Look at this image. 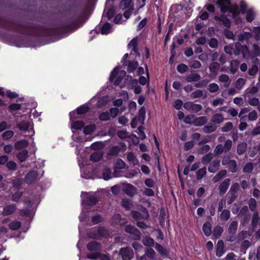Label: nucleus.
Wrapping results in <instances>:
<instances>
[{"label": "nucleus", "mask_w": 260, "mask_h": 260, "mask_svg": "<svg viewBox=\"0 0 260 260\" xmlns=\"http://www.w3.org/2000/svg\"><path fill=\"white\" fill-rule=\"evenodd\" d=\"M238 229V222L236 220L232 221L228 229V240L234 242L236 240V234Z\"/></svg>", "instance_id": "7ed1b4c3"}, {"label": "nucleus", "mask_w": 260, "mask_h": 260, "mask_svg": "<svg viewBox=\"0 0 260 260\" xmlns=\"http://www.w3.org/2000/svg\"><path fill=\"white\" fill-rule=\"evenodd\" d=\"M177 70L179 73L183 74L188 70V67L184 63H180L177 67Z\"/></svg>", "instance_id": "6e6d98bb"}, {"label": "nucleus", "mask_w": 260, "mask_h": 260, "mask_svg": "<svg viewBox=\"0 0 260 260\" xmlns=\"http://www.w3.org/2000/svg\"><path fill=\"white\" fill-rule=\"evenodd\" d=\"M220 67V65L218 62L214 61L209 66V71L211 74L216 75L217 71L219 69Z\"/></svg>", "instance_id": "a878e982"}, {"label": "nucleus", "mask_w": 260, "mask_h": 260, "mask_svg": "<svg viewBox=\"0 0 260 260\" xmlns=\"http://www.w3.org/2000/svg\"><path fill=\"white\" fill-rule=\"evenodd\" d=\"M231 179L226 178L219 184L218 186V190L220 196L224 194L227 191L231 184Z\"/></svg>", "instance_id": "1a4fd4ad"}, {"label": "nucleus", "mask_w": 260, "mask_h": 260, "mask_svg": "<svg viewBox=\"0 0 260 260\" xmlns=\"http://www.w3.org/2000/svg\"><path fill=\"white\" fill-rule=\"evenodd\" d=\"M119 255L122 260H131L134 256L133 250L129 247H123L120 249Z\"/></svg>", "instance_id": "423d86ee"}, {"label": "nucleus", "mask_w": 260, "mask_h": 260, "mask_svg": "<svg viewBox=\"0 0 260 260\" xmlns=\"http://www.w3.org/2000/svg\"><path fill=\"white\" fill-rule=\"evenodd\" d=\"M146 110L144 107H142L139 110L138 120L141 124H144L145 119Z\"/></svg>", "instance_id": "473e14b6"}, {"label": "nucleus", "mask_w": 260, "mask_h": 260, "mask_svg": "<svg viewBox=\"0 0 260 260\" xmlns=\"http://www.w3.org/2000/svg\"><path fill=\"white\" fill-rule=\"evenodd\" d=\"M240 62L238 60H233L231 62V72L232 74H235L238 70Z\"/></svg>", "instance_id": "37998d69"}, {"label": "nucleus", "mask_w": 260, "mask_h": 260, "mask_svg": "<svg viewBox=\"0 0 260 260\" xmlns=\"http://www.w3.org/2000/svg\"><path fill=\"white\" fill-rule=\"evenodd\" d=\"M28 145V142L26 140H21L16 141L14 144V147L16 150H20L27 147Z\"/></svg>", "instance_id": "4be33fe9"}, {"label": "nucleus", "mask_w": 260, "mask_h": 260, "mask_svg": "<svg viewBox=\"0 0 260 260\" xmlns=\"http://www.w3.org/2000/svg\"><path fill=\"white\" fill-rule=\"evenodd\" d=\"M246 14V20L248 22H252L255 18V14L252 9H249L247 11Z\"/></svg>", "instance_id": "c03bdc74"}, {"label": "nucleus", "mask_w": 260, "mask_h": 260, "mask_svg": "<svg viewBox=\"0 0 260 260\" xmlns=\"http://www.w3.org/2000/svg\"><path fill=\"white\" fill-rule=\"evenodd\" d=\"M132 7H134L132 0H122L120 2V7L122 9H131Z\"/></svg>", "instance_id": "2f4dec72"}, {"label": "nucleus", "mask_w": 260, "mask_h": 260, "mask_svg": "<svg viewBox=\"0 0 260 260\" xmlns=\"http://www.w3.org/2000/svg\"><path fill=\"white\" fill-rule=\"evenodd\" d=\"M103 156L101 152H95L92 153L90 156V160L93 162H98L101 160Z\"/></svg>", "instance_id": "ea45409f"}, {"label": "nucleus", "mask_w": 260, "mask_h": 260, "mask_svg": "<svg viewBox=\"0 0 260 260\" xmlns=\"http://www.w3.org/2000/svg\"><path fill=\"white\" fill-rule=\"evenodd\" d=\"M253 169V165L251 162H248L243 168V172L245 173H251Z\"/></svg>", "instance_id": "69168bd1"}, {"label": "nucleus", "mask_w": 260, "mask_h": 260, "mask_svg": "<svg viewBox=\"0 0 260 260\" xmlns=\"http://www.w3.org/2000/svg\"><path fill=\"white\" fill-rule=\"evenodd\" d=\"M212 225L210 222L207 221L203 224V231L204 234L208 237L211 235L212 231Z\"/></svg>", "instance_id": "b1692460"}, {"label": "nucleus", "mask_w": 260, "mask_h": 260, "mask_svg": "<svg viewBox=\"0 0 260 260\" xmlns=\"http://www.w3.org/2000/svg\"><path fill=\"white\" fill-rule=\"evenodd\" d=\"M232 141L230 139L226 140L225 141L224 144L223 146V148L224 150L225 153L229 152L231 150L232 147Z\"/></svg>", "instance_id": "338daca9"}, {"label": "nucleus", "mask_w": 260, "mask_h": 260, "mask_svg": "<svg viewBox=\"0 0 260 260\" xmlns=\"http://www.w3.org/2000/svg\"><path fill=\"white\" fill-rule=\"evenodd\" d=\"M101 244L96 241H91L87 244V249L90 251H95L100 250Z\"/></svg>", "instance_id": "dca6fc26"}, {"label": "nucleus", "mask_w": 260, "mask_h": 260, "mask_svg": "<svg viewBox=\"0 0 260 260\" xmlns=\"http://www.w3.org/2000/svg\"><path fill=\"white\" fill-rule=\"evenodd\" d=\"M240 13V11L232 13V18L234 20L235 23L236 24H239L242 23V19L239 16Z\"/></svg>", "instance_id": "e2e57ef3"}, {"label": "nucleus", "mask_w": 260, "mask_h": 260, "mask_svg": "<svg viewBox=\"0 0 260 260\" xmlns=\"http://www.w3.org/2000/svg\"><path fill=\"white\" fill-rule=\"evenodd\" d=\"M89 110V107L88 106H86L85 105H81L79 107H78L76 110V111H74L69 113L70 119H76L77 117L75 116V115L76 114H84L87 113Z\"/></svg>", "instance_id": "6e6552de"}, {"label": "nucleus", "mask_w": 260, "mask_h": 260, "mask_svg": "<svg viewBox=\"0 0 260 260\" xmlns=\"http://www.w3.org/2000/svg\"><path fill=\"white\" fill-rule=\"evenodd\" d=\"M235 49L234 53L235 55H239L240 53L242 54L243 58L248 57L249 56V50L246 45H243L240 42H237L235 44Z\"/></svg>", "instance_id": "f03ea898"}, {"label": "nucleus", "mask_w": 260, "mask_h": 260, "mask_svg": "<svg viewBox=\"0 0 260 260\" xmlns=\"http://www.w3.org/2000/svg\"><path fill=\"white\" fill-rule=\"evenodd\" d=\"M119 67L118 66L115 67L113 70L111 72L109 80L110 82H113L114 79L117 77L118 72H119Z\"/></svg>", "instance_id": "13d9d810"}, {"label": "nucleus", "mask_w": 260, "mask_h": 260, "mask_svg": "<svg viewBox=\"0 0 260 260\" xmlns=\"http://www.w3.org/2000/svg\"><path fill=\"white\" fill-rule=\"evenodd\" d=\"M213 19L218 24H222L224 26L228 28H230L231 27L230 19L224 14H221L220 16L216 15L214 17Z\"/></svg>", "instance_id": "39448f33"}, {"label": "nucleus", "mask_w": 260, "mask_h": 260, "mask_svg": "<svg viewBox=\"0 0 260 260\" xmlns=\"http://www.w3.org/2000/svg\"><path fill=\"white\" fill-rule=\"evenodd\" d=\"M224 242L222 240H219L216 246V255L218 257H220L224 253Z\"/></svg>", "instance_id": "f3484780"}, {"label": "nucleus", "mask_w": 260, "mask_h": 260, "mask_svg": "<svg viewBox=\"0 0 260 260\" xmlns=\"http://www.w3.org/2000/svg\"><path fill=\"white\" fill-rule=\"evenodd\" d=\"M233 128V124L231 122H226L224 126L221 127V131L222 132H228Z\"/></svg>", "instance_id": "4d7b16f0"}, {"label": "nucleus", "mask_w": 260, "mask_h": 260, "mask_svg": "<svg viewBox=\"0 0 260 260\" xmlns=\"http://www.w3.org/2000/svg\"><path fill=\"white\" fill-rule=\"evenodd\" d=\"M187 82H197L201 80V76L197 73H192L186 76L185 78Z\"/></svg>", "instance_id": "aec40b11"}, {"label": "nucleus", "mask_w": 260, "mask_h": 260, "mask_svg": "<svg viewBox=\"0 0 260 260\" xmlns=\"http://www.w3.org/2000/svg\"><path fill=\"white\" fill-rule=\"evenodd\" d=\"M13 135L14 132L11 130H9L4 132L2 135V137L4 140H7L11 138Z\"/></svg>", "instance_id": "774afa93"}, {"label": "nucleus", "mask_w": 260, "mask_h": 260, "mask_svg": "<svg viewBox=\"0 0 260 260\" xmlns=\"http://www.w3.org/2000/svg\"><path fill=\"white\" fill-rule=\"evenodd\" d=\"M21 223L19 221L15 220L9 224V228L11 230H17L20 228Z\"/></svg>", "instance_id": "a18cd8bd"}, {"label": "nucleus", "mask_w": 260, "mask_h": 260, "mask_svg": "<svg viewBox=\"0 0 260 260\" xmlns=\"http://www.w3.org/2000/svg\"><path fill=\"white\" fill-rule=\"evenodd\" d=\"M207 122V118L206 116H201L197 117L192 121L194 125L200 126L204 125Z\"/></svg>", "instance_id": "a211bd4d"}, {"label": "nucleus", "mask_w": 260, "mask_h": 260, "mask_svg": "<svg viewBox=\"0 0 260 260\" xmlns=\"http://www.w3.org/2000/svg\"><path fill=\"white\" fill-rule=\"evenodd\" d=\"M229 164L227 166L229 171L232 173H236L238 171L237 164L234 159H231Z\"/></svg>", "instance_id": "72a5a7b5"}, {"label": "nucleus", "mask_w": 260, "mask_h": 260, "mask_svg": "<svg viewBox=\"0 0 260 260\" xmlns=\"http://www.w3.org/2000/svg\"><path fill=\"white\" fill-rule=\"evenodd\" d=\"M97 231L100 239L102 237L107 238L109 235L108 231L104 226H99Z\"/></svg>", "instance_id": "393cba45"}, {"label": "nucleus", "mask_w": 260, "mask_h": 260, "mask_svg": "<svg viewBox=\"0 0 260 260\" xmlns=\"http://www.w3.org/2000/svg\"><path fill=\"white\" fill-rule=\"evenodd\" d=\"M123 191L127 196L133 197L136 192V188L132 184L126 183L123 186Z\"/></svg>", "instance_id": "4468645a"}, {"label": "nucleus", "mask_w": 260, "mask_h": 260, "mask_svg": "<svg viewBox=\"0 0 260 260\" xmlns=\"http://www.w3.org/2000/svg\"><path fill=\"white\" fill-rule=\"evenodd\" d=\"M143 243L146 246H152L154 244V240L149 236H146L143 240Z\"/></svg>", "instance_id": "603ef678"}, {"label": "nucleus", "mask_w": 260, "mask_h": 260, "mask_svg": "<svg viewBox=\"0 0 260 260\" xmlns=\"http://www.w3.org/2000/svg\"><path fill=\"white\" fill-rule=\"evenodd\" d=\"M227 174L226 170H221L214 176L212 180L214 183H217L221 180Z\"/></svg>", "instance_id": "412c9836"}, {"label": "nucleus", "mask_w": 260, "mask_h": 260, "mask_svg": "<svg viewBox=\"0 0 260 260\" xmlns=\"http://www.w3.org/2000/svg\"><path fill=\"white\" fill-rule=\"evenodd\" d=\"M217 129V126L213 125V123H209L204 126L203 132L207 134L214 132Z\"/></svg>", "instance_id": "4c0bfd02"}, {"label": "nucleus", "mask_w": 260, "mask_h": 260, "mask_svg": "<svg viewBox=\"0 0 260 260\" xmlns=\"http://www.w3.org/2000/svg\"><path fill=\"white\" fill-rule=\"evenodd\" d=\"M95 125L94 124H89L84 126L83 133L85 135H91L95 130Z\"/></svg>", "instance_id": "a19ab883"}, {"label": "nucleus", "mask_w": 260, "mask_h": 260, "mask_svg": "<svg viewBox=\"0 0 260 260\" xmlns=\"http://www.w3.org/2000/svg\"><path fill=\"white\" fill-rule=\"evenodd\" d=\"M224 120V117L222 114L217 113L213 115L211 117V121L213 124H220Z\"/></svg>", "instance_id": "6ab92c4d"}, {"label": "nucleus", "mask_w": 260, "mask_h": 260, "mask_svg": "<svg viewBox=\"0 0 260 260\" xmlns=\"http://www.w3.org/2000/svg\"><path fill=\"white\" fill-rule=\"evenodd\" d=\"M104 218L99 214H96L91 217V221L93 224H98L100 223L104 222Z\"/></svg>", "instance_id": "c9c22d12"}, {"label": "nucleus", "mask_w": 260, "mask_h": 260, "mask_svg": "<svg viewBox=\"0 0 260 260\" xmlns=\"http://www.w3.org/2000/svg\"><path fill=\"white\" fill-rule=\"evenodd\" d=\"M23 192L22 191H17L12 195V201L18 202L22 197Z\"/></svg>", "instance_id": "680f3d73"}, {"label": "nucleus", "mask_w": 260, "mask_h": 260, "mask_svg": "<svg viewBox=\"0 0 260 260\" xmlns=\"http://www.w3.org/2000/svg\"><path fill=\"white\" fill-rule=\"evenodd\" d=\"M207 171H206V168L203 167L201 169H200L198 170V171L197 172V179L198 180H200L203 178V177L206 174Z\"/></svg>", "instance_id": "3c124183"}, {"label": "nucleus", "mask_w": 260, "mask_h": 260, "mask_svg": "<svg viewBox=\"0 0 260 260\" xmlns=\"http://www.w3.org/2000/svg\"><path fill=\"white\" fill-rule=\"evenodd\" d=\"M85 123L82 120H77L72 122L71 127L75 130H81L84 127Z\"/></svg>", "instance_id": "cd10ccee"}, {"label": "nucleus", "mask_w": 260, "mask_h": 260, "mask_svg": "<svg viewBox=\"0 0 260 260\" xmlns=\"http://www.w3.org/2000/svg\"><path fill=\"white\" fill-rule=\"evenodd\" d=\"M213 154L211 152H209L205 154L202 157V163L204 165H207L212 160V159L213 158Z\"/></svg>", "instance_id": "c756f323"}, {"label": "nucleus", "mask_w": 260, "mask_h": 260, "mask_svg": "<svg viewBox=\"0 0 260 260\" xmlns=\"http://www.w3.org/2000/svg\"><path fill=\"white\" fill-rule=\"evenodd\" d=\"M17 207L15 204H11L4 207L2 214L3 216H9L13 214L16 210Z\"/></svg>", "instance_id": "ddd939ff"}, {"label": "nucleus", "mask_w": 260, "mask_h": 260, "mask_svg": "<svg viewBox=\"0 0 260 260\" xmlns=\"http://www.w3.org/2000/svg\"><path fill=\"white\" fill-rule=\"evenodd\" d=\"M155 248L162 255H167L168 254V252L167 250L160 244L156 243Z\"/></svg>", "instance_id": "8fccbe9b"}, {"label": "nucleus", "mask_w": 260, "mask_h": 260, "mask_svg": "<svg viewBox=\"0 0 260 260\" xmlns=\"http://www.w3.org/2000/svg\"><path fill=\"white\" fill-rule=\"evenodd\" d=\"M111 24L107 22L101 27H99V29L102 35H107L111 32Z\"/></svg>", "instance_id": "5701e85b"}, {"label": "nucleus", "mask_w": 260, "mask_h": 260, "mask_svg": "<svg viewBox=\"0 0 260 260\" xmlns=\"http://www.w3.org/2000/svg\"><path fill=\"white\" fill-rule=\"evenodd\" d=\"M231 213L228 209L223 210L220 215V219L221 221L226 222L230 218Z\"/></svg>", "instance_id": "bb28decb"}, {"label": "nucleus", "mask_w": 260, "mask_h": 260, "mask_svg": "<svg viewBox=\"0 0 260 260\" xmlns=\"http://www.w3.org/2000/svg\"><path fill=\"white\" fill-rule=\"evenodd\" d=\"M16 156L21 162H24L28 157V151L27 150H24L19 152Z\"/></svg>", "instance_id": "f704fd0d"}, {"label": "nucleus", "mask_w": 260, "mask_h": 260, "mask_svg": "<svg viewBox=\"0 0 260 260\" xmlns=\"http://www.w3.org/2000/svg\"><path fill=\"white\" fill-rule=\"evenodd\" d=\"M116 8L114 6H111L108 10L106 13V17L108 20L112 19L115 14Z\"/></svg>", "instance_id": "09e8293b"}, {"label": "nucleus", "mask_w": 260, "mask_h": 260, "mask_svg": "<svg viewBox=\"0 0 260 260\" xmlns=\"http://www.w3.org/2000/svg\"><path fill=\"white\" fill-rule=\"evenodd\" d=\"M99 201V198L94 195L89 196L86 193L82 203L85 206H92L95 205Z\"/></svg>", "instance_id": "0eeeda50"}, {"label": "nucleus", "mask_w": 260, "mask_h": 260, "mask_svg": "<svg viewBox=\"0 0 260 260\" xmlns=\"http://www.w3.org/2000/svg\"><path fill=\"white\" fill-rule=\"evenodd\" d=\"M143 212L144 213L143 216L142 215V213H140V212L137 211H133L132 212V217L136 220L141 219L148 218L149 217V215L148 211L146 208H144V209L143 210Z\"/></svg>", "instance_id": "f8f14e48"}, {"label": "nucleus", "mask_w": 260, "mask_h": 260, "mask_svg": "<svg viewBox=\"0 0 260 260\" xmlns=\"http://www.w3.org/2000/svg\"><path fill=\"white\" fill-rule=\"evenodd\" d=\"M223 33L226 39L233 40H235V36L233 32L229 29V28L226 27V28L224 29Z\"/></svg>", "instance_id": "49530a36"}, {"label": "nucleus", "mask_w": 260, "mask_h": 260, "mask_svg": "<svg viewBox=\"0 0 260 260\" xmlns=\"http://www.w3.org/2000/svg\"><path fill=\"white\" fill-rule=\"evenodd\" d=\"M227 203L228 204L231 205L238 198V193L230 192L229 191L228 193Z\"/></svg>", "instance_id": "79ce46f5"}, {"label": "nucleus", "mask_w": 260, "mask_h": 260, "mask_svg": "<svg viewBox=\"0 0 260 260\" xmlns=\"http://www.w3.org/2000/svg\"><path fill=\"white\" fill-rule=\"evenodd\" d=\"M138 66L139 63L138 61L133 60L129 61L127 66V71L129 73H133L138 68Z\"/></svg>", "instance_id": "c85d7f7f"}, {"label": "nucleus", "mask_w": 260, "mask_h": 260, "mask_svg": "<svg viewBox=\"0 0 260 260\" xmlns=\"http://www.w3.org/2000/svg\"><path fill=\"white\" fill-rule=\"evenodd\" d=\"M220 166V160L219 159L214 160L209 165L208 170L210 173H215L217 172Z\"/></svg>", "instance_id": "2eb2a0df"}, {"label": "nucleus", "mask_w": 260, "mask_h": 260, "mask_svg": "<svg viewBox=\"0 0 260 260\" xmlns=\"http://www.w3.org/2000/svg\"><path fill=\"white\" fill-rule=\"evenodd\" d=\"M61 24V26L46 28L43 25L26 21H12L0 17V27L8 31L35 37H60L72 31L75 22L66 20Z\"/></svg>", "instance_id": "f257e3e1"}, {"label": "nucleus", "mask_w": 260, "mask_h": 260, "mask_svg": "<svg viewBox=\"0 0 260 260\" xmlns=\"http://www.w3.org/2000/svg\"><path fill=\"white\" fill-rule=\"evenodd\" d=\"M259 220L258 214L257 212L253 213L251 221V225L253 228H255L257 226Z\"/></svg>", "instance_id": "5fc2aeb1"}, {"label": "nucleus", "mask_w": 260, "mask_h": 260, "mask_svg": "<svg viewBox=\"0 0 260 260\" xmlns=\"http://www.w3.org/2000/svg\"><path fill=\"white\" fill-rule=\"evenodd\" d=\"M39 174L37 171H29L25 176V182L27 184H31L37 178Z\"/></svg>", "instance_id": "9d476101"}, {"label": "nucleus", "mask_w": 260, "mask_h": 260, "mask_svg": "<svg viewBox=\"0 0 260 260\" xmlns=\"http://www.w3.org/2000/svg\"><path fill=\"white\" fill-rule=\"evenodd\" d=\"M223 232V228L219 226L216 225L213 229V235L216 238L218 239L220 238Z\"/></svg>", "instance_id": "e433bc0d"}, {"label": "nucleus", "mask_w": 260, "mask_h": 260, "mask_svg": "<svg viewBox=\"0 0 260 260\" xmlns=\"http://www.w3.org/2000/svg\"><path fill=\"white\" fill-rule=\"evenodd\" d=\"M126 233L132 235V238L135 240H140L141 239V232L135 226L129 224L125 227Z\"/></svg>", "instance_id": "20e7f679"}, {"label": "nucleus", "mask_w": 260, "mask_h": 260, "mask_svg": "<svg viewBox=\"0 0 260 260\" xmlns=\"http://www.w3.org/2000/svg\"><path fill=\"white\" fill-rule=\"evenodd\" d=\"M247 145L245 142H242L237 146V152L238 155H241L245 153Z\"/></svg>", "instance_id": "7c9ffc66"}, {"label": "nucleus", "mask_w": 260, "mask_h": 260, "mask_svg": "<svg viewBox=\"0 0 260 260\" xmlns=\"http://www.w3.org/2000/svg\"><path fill=\"white\" fill-rule=\"evenodd\" d=\"M21 105L20 104H12L8 107V111L10 112H12L14 111L19 110L21 109Z\"/></svg>", "instance_id": "0e129e2a"}, {"label": "nucleus", "mask_w": 260, "mask_h": 260, "mask_svg": "<svg viewBox=\"0 0 260 260\" xmlns=\"http://www.w3.org/2000/svg\"><path fill=\"white\" fill-rule=\"evenodd\" d=\"M18 127L21 131H27L29 127V124L28 122L22 121L18 123Z\"/></svg>", "instance_id": "052dcab7"}, {"label": "nucleus", "mask_w": 260, "mask_h": 260, "mask_svg": "<svg viewBox=\"0 0 260 260\" xmlns=\"http://www.w3.org/2000/svg\"><path fill=\"white\" fill-rule=\"evenodd\" d=\"M120 148L118 146L112 147L108 151V154L110 155H116L119 153Z\"/></svg>", "instance_id": "864d4df0"}, {"label": "nucleus", "mask_w": 260, "mask_h": 260, "mask_svg": "<svg viewBox=\"0 0 260 260\" xmlns=\"http://www.w3.org/2000/svg\"><path fill=\"white\" fill-rule=\"evenodd\" d=\"M203 96L204 99L207 97V94L205 93L204 95L203 94V92L202 90L200 89H198L195 91L192 92L190 94V97L191 99H197L200 98Z\"/></svg>", "instance_id": "58836bf2"}, {"label": "nucleus", "mask_w": 260, "mask_h": 260, "mask_svg": "<svg viewBox=\"0 0 260 260\" xmlns=\"http://www.w3.org/2000/svg\"><path fill=\"white\" fill-rule=\"evenodd\" d=\"M99 118L101 121H106L110 120V114L109 112H103L99 115Z\"/></svg>", "instance_id": "bf43d9fd"}, {"label": "nucleus", "mask_w": 260, "mask_h": 260, "mask_svg": "<svg viewBox=\"0 0 260 260\" xmlns=\"http://www.w3.org/2000/svg\"><path fill=\"white\" fill-rule=\"evenodd\" d=\"M231 0H217L216 4L220 8L222 13L227 12V8L231 5Z\"/></svg>", "instance_id": "9b49d317"}, {"label": "nucleus", "mask_w": 260, "mask_h": 260, "mask_svg": "<svg viewBox=\"0 0 260 260\" xmlns=\"http://www.w3.org/2000/svg\"><path fill=\"white\" fill-rule=\"evenodd\" d=\"M103 179L106 180H109L112 178V172L111 170L108 168H106L103 171Z\"/></svg>", "instance_id": "de8ad7c7"}]
</instances>
